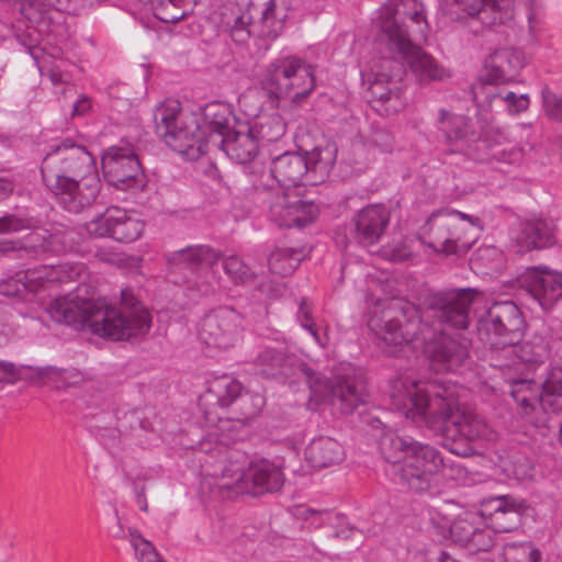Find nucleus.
I'll list each match as a JSON object with an SVG mask.
<instances>
[{
	"instance_id": "ea45409f",
	"label": "nucleus",
	"mask_w": 562,
	"mask_h": 562,
	"mask_svg": "<svg viewBox=\"0 0 562 562\" xmlns=\"http://www.w3.org/2000/svg\"><path fill=\"white\" fill-rule=\"evenodd\" d=\"M549 346L544 338L533 337L530 340L525 341L522 345L517 344V356L516 360L527 363L543 362L549 357Z\"/></svg>"
},
{
	"instance_id": "de8ad7c7",
	"label": "nucleus",
	"mask_w": 562,
	"mask_h": 562,
	"mask_svg": "<svg viewBox=\"0 0 562 562\" xmlns=\"http://www.w3.org/2000/svg\"><path fill=\"white\" fill-rule=\"evenodd\" d=\"M543 401L554 412L562 409V376L552 374L543 383Z\"/></svg>"
},
{
	"instance_id": "f257e3e1",
	"label": "nucleus",
	"mask_w": 562,
	"mask_h": 562,
	"mask_svg": "<svg viewBox=\"0 0 562 562\" xmlns=\"http://www.w3.org/2000/svg\"><path fill=\"white\" fill-rule=\"evenodd\" d=\"M476 295L472 288L430 293L423 311L409 302L394 300L370 313L368 327L380 339L383 351L395 356L404 346L434 342L447 328L467 329Z\"/></svg>"
},
{
	"instance_id": "a18cd8bd",
	"label": "nucleus",
	"mask_w": 562,
	"mask_h": 562,
	"mask_svg": "<svg viewBox=\"0 0 562 562\" xmlns=\"http://www.w3.org/2000/svg\"><path fill=\"white\" fill-rule=\"evenodd\" d=\"M181 2L182 0H160L154 14L161 22L177 23L189 13L188 9L180 5Z\"/></svg>"
},
{
	"instance_id": "4be33fe9",
	"label": "nucleus",
	"mask_w": 562,
	"mask_h": 562,
	"mask_svg": "<svg viewBox=\"0 0 562 562\" xmlns=\"http://www.w3.org/2000/svg\"><path fill=\"white\" fill-rule=\"evenodd\" d=\"M389 49L398 53L407 61L415 77L423 83L442 81L450 76L448 69L415 45L411 37H402L401 42L389 45Z\"/></svg>"
},
{
	"instance_id": "3c124183",
	"label": "nucleus",
	"mask_w": 562,
	"mask_h": 562,
	"mask_svg": "<svg viewBox=\"0 0 562 562\" xmlns=\"http://www.w3.org/2000/svg\"><path fill=\"white\" fill-rule=\"evenodd\" d=\"M55 240L56 237L47 232L33 233L27 237L26 243L23 244L22 247L35 254L55 251Z\"/></svg>"
},
{
	"instance_id": "79ce46f5",
	"label": "nucleus",
	"mask_w": 562,
	"mask_h": 562,
	"mask_svg": "<svg viewBox=\"0 0 562 562\" xmlns=\"http://www.w3.org/2000/svg\"><path fill=\"white\" fill-rule=\"evenodd\" d=\"M477 516L474 513L464 512L457 516L450 527V533L454 542L464 547L477 529L475 526Z\"/></svg>"
},
{
	"instance_id": "b1692460",
	"label": "nucleus",
	"mask_w": 562,
	"mask_h": 562,
	"mask_svg": "<svg viewBox=\"0 0 562 562\" xmlns=\"http://www.w3.org/2000/svg\"><path fill=\"white\" fill-rule=\"evenodd\" d=\"M390 223V212L381 204L361 209L353 217L355 238L363 246L376 244Z\"/></svg>"
},
{
	"instance_id": "6e6d98bb",
	"label": "nucleus",
	"mask_w": 562,
	"mask_h": 562,
	"mask_svg": "<svg viewBox=\"0 0 562 562\" xmlns=\"http://www.w3.org/2000/svg\"><path fill=\"white\" fill-rule=\"evenodd\" d=\"M494 546L492 532L487 529L479 528L465 543V548L470 551H488Z\"/></svg>"
},
{
	"instance_id": "bb28decb",
	"label": "nucleus",
	"mask_w": 562,
	"mask_h": 562,
	"mask_svg": "<svg viewBox=\"0 0 562 562\" xmlns=\"http://www.w3.org/2000/svg\"><path fill=\"white\" fill-rule=\"evenodd\" d=\"M216 147L237 164H248L258 156L260 143L248 124H238Z\"/></svg>"
},
{
	"instance_id": "774afa93",
	"label": "nucleus",
	"mask_w": 562,
	"mask_h": 562,
	"mask_svg": "<svg viewBox=\"0 0 562 562\" xmlns=\"http://www.w3.org/2000/svg\"><path fill=\"white\" fill-rule=\"evenodd\" d=\"M13 191V184L4 179H0V200L8 198Z\"/></svg>"
},
{
	"instance_id": "6ab92c4d",
	"label": "nucleus",
	"mask_w": 562,
	"mask_h": 562,
	"mask_svg": "<svg viewBox=\"0 0 562 562\" xmlns=\"http://www.w3.org/2000/svg\"><path fill=\"white\" fill-rule=\"evenodd\" d=\"M318 214L313 202H305L289 190L277 191L269 201V218L279 227H305Z\"/></svg>"
},
{
	"instance_id": "4d7b16f0",
	"label": "nucleus",
	"mask_w": 562,
	"mask_h": 562,
	"mask_svg": "<svg viewBox=\"0 0 562 562\" xmlns=\"http://www.w3.org/2000/svg\"><path fill=\"white\" fill-rule=\"evenodd\" d=\"M369 143L382 151H391L394 144L393 135L385 128L372 126Z\"/></svg>"
},
{
	"instance_id": "423d86ee",
	"label": "nucleus",
	"mask_w": 562,
	"mask_h": 562,
	"mask_svg": "<svg viewBox=\"0 0 562 562\" xmlns=\"http://www.w3.org/2000/svg\"><path fill=\"white\" fill-rule=\"evenodd\" d=\"M379 447L383 458L395 465V482L413 494L429 493L435 486L436 475L447 467L435 447L394 432L384 434Z\"/></svg>"
},
{
	"instance_id": "7c9ffc66",
	"label": "nucleus",
	"mask_w": 562,
	"mask_h": 562,
	"mask_svg": "<svg viewBox=\"0 0 562 562\" xmlns=\"http://www.w3.org/2000/svg\"><path fill=\"white\" fill-rule=\"evenodd\" d=\"M517 252H527L551 246L554 243V225L546 220H530L520 224L514 238Z\"/></svg>"
},
{
	"instance_id": "dca6fc26",
	"label": "nucleus",
	"mask_w": 562,
	"mask_h": 562,
	"mask_svg": "<svg viewBox=\"0 0 562 562\" xmlns=\"http://www.w3.org/2000/svg\"><path fill=\"white\" fill-rule=\"evenodd\" d=\"M102 169L109 183L120 190L143 189L145 175L138 156L131 148L111 147L102 157Z\"/></svg>"
},
{
	"instance_id": "aec40b11",
	"label": "nucleus",
	"mask_w": 562,
	"mask_h": 562,
	"mask_svg": "<svg viewBox=\"0 0 562 562\" xmlns=\"http://www.w3.org/2000/svg\"><path fill=\"white\" fill-rule=\"evenodd\" d=\"M519 290L543 310L551 308L562 297V273L547 267H530L518 279Z\"/></svg>"
},
{
	"instance_id": "680f3d73",
	"label": "nucleus",
	"mask_w": 562,
	"mask_h": 562,
	"mask_svg": "<svg viewBox=\"0 0 562 562\" xmlns=\"http://www.w3.org/2000/svg\"><path fill=\"white\" fill-rule=\"evenodd\" d=\"M533 473V468L529 463L528 460L524 459L518 464L514 465V475L518 480H525L527 477H531Z\"/></svg>"
},
{
	"instance_id": "5fc2aeb1",
	"label": "nucleus",
	"mask_w": 562,
	"mask_h": 562,
	"mask_svg": "<svg viewBox=\"0 0 562 562\" xmlns=\"http://www.w3.org/2000/svg\"><path fill=\"white\" fill-rule=\"evenodd\" d=\"M543 109L546 114L562 123V95H558L548 88L542 90Z\"/></svg>"
},
{
	"instance_id": "7ed1b4c3",
	"label": "nucleus",
	"mask_w": 562,
	"mask_h": 562,
	"mask_svg": "<svg viewBox=\"0 0 562 562\" xmlns=\"http://www.w3.org/2000/svg\"><path fill=\"white\" fill-rule=\"evenodd\" d=\"M46 311L56 323L115 341L144 336L151 326L148 311L128 290L122 291L120 307L69 293L52 301Z\"/></svg>"
},
{
	"instance_id": "f704fd0d",
	"label": "nucleus",
	"mask_w": 562,
	"mask_h": 562,
	"mask_svg": "<svg viewBox=\"0 0 562 562\" xmlns=\"http://www.w3.org/2000/svg\"><path fill=\"white\" fill-rule=\"evenodd\" d=\"M305 458L313 468H326L340 462L344 450L339 442L329 437L314 439L305 449Z\"/></svg>"
},
{
	"instance_id": "39448f33",
	"label": "nucleus",
	"mask_w": 562,
	"mask_h": 562,
	"mask_svg": "<svg viewBox=\"0 0 562 562\" xmlns=\"http://www.w3.org/2000/svg\"><path fill=\"white\" fill-rule=\"evenodd\" d=\"M41 172L45 188L69 212L90 206L100 192L93 156L69 138L45 155Z\"/></svg>"
},
{
	"instance_id": "69168bd1",
	"label": "nucleus",
	"mask_w": 562,
	"mask_h": 562,
	"mask_svg": "<svg viewBox=\"0 0 562 562\" xmlns=\"http://www.w3.org/2000/svg\"><path fill=\"white\" fill-rule=\"evenodd\" d=\"M294 515L299 518H302V519H308L310 517L312 516H318L321 515L319 512H316L314 509H311L306 506H297L295 508V512H294Z\"/></svg>"
},
{
	"instance_id": "2eb2a0df",
	"label": "nucleus",
	"mask_w": 562,
	"mask_h": 562,
	"mask_svg": "<svg viewBox=\"0 0 562 562\" xmlns=\"http://www.w3.org/2000/svg\"><path fill=\"white\" fill-rule=\"evenodd\" d=\"M243 317L232 307L212 310L201 319L198 327L199 339L210 347L227 349L240 339Z\"/></svg>"
},
{
	"instance_id": "c756f323",
	"label": "nucleus",
	"mask_w": 562,
	"mask_h": 562,
	"mask_svg": "<svg viewBox=\"0 0 562 562\" xmlns=\"http://www.w3.org/2000/svg\"><path fill=\"white\" fill-rule=\"evenodd\" d=\"M484 515L495 532H509L521 521L520 506L508 496L497 497L485 504Z\"/></svg>"
},
{
	"instance_id": "a878e982",
	"label": "nucleus",
	"mask_w": 562,
	"mask_h": 562,
	"mask_svg": "<svg viewBox=\"0 0 562 562\" xmlns=\"http://www.w3.org/2000/svg\"><path fill=\"white\" fill-rule=\"evenodd\" d=\"M525 65L521 50L505 47L493 52L485 60L486 81L503 83L514 80Z\"/></svg>"
},
{
	"instance_id": "a211bd4d",
	"label": "nucleus",
	"mask_w": 562,
	"mask_h": 562,
	"mask_svg": "<svg viewBox=\"0 0 562 562\" xmlns=\"http://www.w3.org/2000/svg\"><path fill=\"white\" fill-rule=\"evenodd\" d=\"M144 222L127 211L111 206L87 223V232L94 237H110L120 243L136 240L144 231Z\"/></svg>"
},
{
	"instance_id": "9b49d317",
	"label": "nucleus",
	"mask_w": 562,
	"mask_h": 562,
	"mask_svg": "<svg viewBox=\"0 0 562 562\" xmlns=\"http://www.w3.org/2000/svg\"><path fill=\"white\" fill-rule=\"evenodd\" d=\"M246 457L234 451L228 458V464L222 470L223 477L234 481V485L248 494L260 496L267 493L279 492L285 482L282 465L269 459L252 460L245 469Z\"/></svg>"
},
{
	"instance_id": "f3484780",
	"label": "nucleus",
	"mask_w": 562,
	"mask_h": 562,
	"mask_svg": "<svg viewBox=\"0 0 562 562\" xmlns=\"http://www.w3.org/2000/svg\"><path fill=\"white\" fill-rule=\"evenodd\" d=\"M254 363L261 375L290 382L302 379L308 384L313 374V370L285 347H266L257 355Z\"/></svg>"
},
{
	"instance_id": "2f4dec72",
	"label": "nucleus",
	"mask_w": 562,
	"mask_h": 562,
	"mask_svg": "<svg viewBox=\"0 0 562 562\" xmlns=\"http://www.w3.org/2000/svg\"><path fill=\"white\" fill-rule=\"evenodd\" d=\"M304 156L286 151L277 156L271 161V177L283 187H297L304 177L307 178L308 169Z\"/></svg>"
},
{
	"instance_id": "20e7f679",
	"label": "nucleus",
	"mask_w": 562,
	"mask_h": 562,
	"mask_svg": "<svg viewBox=\"0 0 562 562\" xmlns=\"http://www.w3.org/2000/svg\"><path fill=\"white\" fill-rule=\"evenodd\" d=\"M205 130L202 131L195 114L183 112L180 102L167 100L154 111L155 131L173 151L196 158L206 154L209 144L217 146L222 137L231 134L235 117L229 104L209 103L203 110Z\"/></svg>"
},
{
	"instance_id": "cd10ccee",
	"label": "nucleus",
	"mask_w": 562,
	"mask_h": 562,
	"mask_svg": "<svg viewBox=\"0 0 562 562\" xmlns=\"http://www.w3.org/2000/svg\"><path fill=\"white\" fill-rule=\"evenodd\" d=\"M510 396L518 405L521 414L536 426L546 424L543 411L547 404L542 394H539L538 386L528 380L515 381L512 385Z\"/></svg>"
},
{
	"instance_id": "49530a36",
	"label": "nucleus",
	"mask_w": 562,
	"mask_h": 562,
	"mask_svg": "<svg viewBox=\"0 0 562 562\" xmlns=\"http://www.w3.org/2000/svg\"><path fill=\"white\" fill-rule=\"evenodd\" d=\"M502 259L501 250L492 245L479 247L470 258L471 268L479 272L497 263Z\"/></svg>"
},
{
	"instance_id": "e433bc0d",
	"label": "nucleus",
	"mask_w": 562,
	"mask_h": 562,
	"mask_svg": "<svg viewBox=\"0 0 562 562\" xmlns=\"http://www.w3.org/2000/svg\"><path fill=\"white\" fill-rule=\"evenodd\" d=\"M304 258L303 248L277 247L268 258V266L273 274H291Z\"/></svg>"
},
{
	"instance_id": "412c9836",
	"label": "nucleus",
	"mask_w": 562,
	"mask_h": 562,
	"mask_svg": "<svg viewBox=\"0 0 562 562\" xmlns=\"http://www.w3.org/2000/svg\"><path fill=\"white\" fill-rule=\"evenodd\" d=\"M243 390L241 383L231 375L224 374L212 379L199 400L203 418L213 422L215 413H227Z\"/></svg>"
},
{
	"instance_id": "052dcab7",
	"label": "nucleus",
	"mask_w": 562,
	"mask_h": 562,
	"mask_svg": "<svg viewBox=\"0 0 562 562\" xmlns=\"http://www.w3.org/2000/svg\"><path fill=\"white\" fill-rule=\"evenodd\" d=\"M503 100L507 103L508 110L512 113H520L528 109L529 106V97L528 94L517 95L513 91H508Z\"/></svg>"
},
{
	"instance_id": "37998d69",
	"label": "nucleus",
	"mask_w": 562,
	"mask_h": 562,
	"mask_svg": "<svg viewBox=\"0 0 562 562\" xmlns=\"http://www.w3.org/2000/svg\"><path fill=\"white\" fill-rule=\"evenodd\" d=\"M505 562H539L541 552L530 542L508 543L504 547Z\"/></svg>"
},
{
	"instance_id": "9d476101",
	"label": "nucleus",
	"mask_w": 562,
	"mask_h": 562,
	"mask_svg": "<svg viewBox=\"0 0 562 562\" xmlns=\"http://www.w3.org/2000/svg\"><path fill=\"white\" fill-rule=\"evenodd\" d=\"M261 87L272 101L291 98L300 102L314 90L315 78L310 65L297 57L288 56L267 66Z\"/></svg>"
},
{
	"instance_id": "09e8293b",
	"label": "nucleus",
	"mask_w": 562,
	"mask_h": 562,
	"mask_svg": "<svg viewBox=\"0 0 562 562\" xmlns=\"http://www.w3.org/2000/svg\"><path fill=\"white\" fill-rule=\"evenodd\" d=\"M47 266H40L25 271H19L25 292L36 293L48 282Z\"/></svg>"
},
{
	"instance_id": "a19ab883",
	"label": "nucleus",
	"mask_w": 562,
	"mask_h": 562,
	"mask_svg": "<svg viewBox=\"0 0 562 562\" xmlns=\"http://www.w3.org/2000/svg\"><path fill=\"white\" fill-rule=\"evenodd\" d=\"M223 270L235 284H247L252 281L255 273L237 255L223 258Z\"/></svg>"
},
{
	"instance_id": "58836bf2",
	"label": "nucleus",
	"mask_w": 562,
	"mask_h": 562,
	"mask_svg": "<svg viewBox=\"0 0 562 562\" xmlns=\"http://www.w3.org/2000/svg\"><path fill=\"white\" fill-rule=\"evenodd\" d=\"M263 404L265 400L261 395L243 390L227 413L249 424L258 416Z\"/></svg>"
},
{
	"instance_id": "864d4df0",
	"label": "nucleus",
	"mask_w": 562,
	"mask_h": 562,
	"mask_svg": "<svg viewBox=\"0 0 562 562\" xmlns=\"http://www.w3.org/2000/svg\"><path fill=\"white\" fill-rule=\"evenodd\" d=\"M231 37L237 44H246L250 37H256L252 32V16H238L231 29Z\"/></svg>"
},
{
	"instance_id": "f8f14e48",
	"label": "nucleus",
	"mask_w": 562,
	"mask_h": 562,
	"mask_svg": "<svg viewBox=\"0 0 562 562\" xmlns=\"http://www.w3.org/2000/svg\"><path fill=\"white\" fill-rule=\"evenodd\" d=\"M308 387L315 398L329 401L344 414L353 413L368 398L366 378L357 369H348L333 379L313 371Z\"/></svg>"
},
{
	"instance_id": "603ef678",
	"label": "nucleus",
	"mask_w": 562,
	"mask_h": 562,
	"mask_svg": "<svg viewBox=\"0 0 562 562\" xmlns=\"http://www.w3.org/2000/svg\"><path fill=\"white\" fill-rule=\"evenodd\" d=\"M297 318L301 322L302 327L311 333V335L319 346L325 347L328 344L327 334L324 333L323 335H319L317 333L311 316V310L307 306L305 299H302L300 302Z\"/></svg>"
},
{
	"instance_id": "393cba45",
	"label": "nucleus",
	"mask_w": 562,
	"mask_h": 562,
	"mask_svg": "<svg viewBox=\"0 0 562 562\" xmlns=\"http://www.w3.org/2000/svg\"><path fill=\"white\" fill-rule=\"evenodd\" d=\"M470 18L485 26H496L510 22L514 10L510 0H454Z\"/></svg>"
},
{
	"instance_id": "0eeeda50",
	"label": "nucleus",
	"mask_w": 562,
	"mask_h": 562,
	"mask_svg": "<svg viewBox=\"0 0 562 562\" xmlns=\"http://www.w3.org/2000/svg\"><path fill=\"white\" fill-rule=\"evenodd\" d=\"M525 329L524 315L512 301L493 303L480 317L477 333L488 350L487 357L493 367H512Z\"/></svg>"
},
{
	"instance_id": "bf43d9fd",
	"label": "nucleus",
	"mask_w": 562,
	"mask_h": 562,
	"mask_svg": "<svg viewBox=\"0 0 562 562\" xmlns=\"http://www.w3.org/2000/svg\"><path fill=\"white\" fill-rule=\"evenodd\" d=\"M29 227L30 223L26 218H22L13 214L0 217V234L14 233Z\"/></svg>"
},
{
	"instance_id": "0e129e2a",
	"label": "nucleus",
	"mask_w": 562,
	"mask_h": 562,
	"mask_svg": "<svg viewBox=\"0 0 562 562\" xmlns=\"http://www.w3.org/2000/svg\"><path fill=\"white\" fill-rule=\"evenodd\" d=\"M91 106V102L88 98L83 97L78 100L72 106V116L83 115Z\"/></svg>"
},
{
	"instance_id": "f03ea898",
	"label": "nucleus",
	"mask_w": 562,
	"mask_h": 562,
	"mask_svg": "<svg viewBox=\"0 0 562 562\" xmlns=\"http://www.w3.org/2000/svg\"><path fill=\"white\" fill-rule=\"evenodd\" d=\"M394 408L404 417L425 420L427 427L447 441L492 439L493 431L483 417L461 407L449 389L429 396L419 382L401 379L391 394Z\"/></svg>"
},
{
	"instance_id": "6e6552de",
	"label": "nucleus",
	"mask_w": 562,
	"mask_h": 562,
	"mask_svg": "<svg viewBox=\"0 0 562 562\" xmlns=\"http://www.w3.org/2000/svg\"><path fill=\"white\" fill-rule=\"evenodd\" d=\"M482 228L479 217L443 209L434 212L427 220L422 240L437 252L463 255L475 243Z\"/></svg>"
},
{
	"instance_id": "c9c22d12",
	"label": "nucleus",
	"mask_w": 562,
	"mask_h": 562,
	"mask_svg": "<svg viewBox=\"0 0 562 562\" xmlns=\"http://www.w3.org/2000/svg\"><path fill=\"white\" fill-rule=\"evenodd\" d=\"M304 156L308 169L307 180L311 184L323 182L329 175L336 158L331 146L316 147Z\"/></svg>"
},
{
	"instance_id": "4468645a",
	"label": "nucleus",
	"mask_w": 562,
	"mask_h": 562,
	"mask_svg": "<svg viewBox=\"0 0 562 562\" xmlns=\"http://www.w3.org/2000/svg\"><path fill=\"white\" fill-rule=\"evenodd\" d=\"M382 68L390 70V74L379 71L372 80L369 79V103L381 116H390L398 113L406 104L401 85L404 68L395 60H384Z\"/></svg>"
},
{
	"instance_id": "4c0bfd02",
	"label": "nucleus",
	"mask_w": 562,
	"mask_h": 562,
	"mask_svg": "<svg viewBox=\"0 0 562 562\" xmlns=\"http://www.w3.org/2000/svg\"><path fill=\"white\" fill-rule=\"evenodd\" d=\"M249 127L256 134L259 143H270L277 142L284 135L286 124L279 113H270L258 116Z\"/></svg>"
},
{
	"instance_id": "338daca9",
	"label": "nucleus",
	"mask_w": 562,
	"mask_h": 562,
	"mask_svg": "<svg viewBox=\"0 0 562 562\" xmlns=\"http://www.w3.org/2000/svg\"><path fill=\"white\" fill-rule=\"evenodd\" d=\"M22 244L13 240H0V252H9L22 249Z\"/></svg>"
},
{
	"instance_id": "13d9d810",
	"label": "nucleus",
	"mask_w": 562,
	"mask_h": 562,
	"mask_svg": "<svg viewBox=\"0 0 562 562\" xmlns=\"http://www.w3.org/2000/svg\"><path fill=\"white\" fill-rule=\"evenodd\" d=\"M25 292V284L20 278V272L8 279H0V294L4 296H21Z\"/></svg>"
},
{
	"instance_id": "c85d7f7f",
	"label": "nucleus",
	"mask_w": 562,
	"mask_h": 562,
	"mask_svg": "<svg viewBox=\"0 0 562 562\" xmlns=\"http://www.w3.org/2000/svg\"><path fill=\"white\" fill-rule=\"evenodd\" d=\"M221 258V254L207 245L188 246L166 255L171 271H196L202 266L212 267Z\"/></svg>"
},
{
	"instance_id": "c03bdc74",
	"label": "nucleus",
	"mask_w": 562,
	"mask_h": 562,
	"mask_svg": "<svg viewBox=\"0 0 562 562\" xmlns=\"http://www.w3.org/2000/svg\"><path fill=\"white\" fill-rule=\"evenodd\" d=\"M49 283H67L77 281L85 272L81 263L60 262L55 266H47Z\"/></svg>"
},
{
	"instance_id": "72a5a7b5",
	"label": "nucleus",
	"mask_w": 562,
	"mask_h": 562,
	"mask_svg": "<svg viewBox=\"0 0 562 562\" xmlns=\"http://www.w3.org/2000/svg\"><path fill=\"white\" fill-rule=\"evenodd\" d=\"M429 353L431 366L437 371H453L469 357L468 348L449 337H441Z\"/></svg>"
},
{
	"instance_id": "ddd939ff",
	"label": "nucleus",
	"mask_w": 562,
	"mask_h": 562,
	"mask_svg": "<svg viewBox=\"0 0 562 562\" xmlns=\"http://www.w3.org/2000/svg\"><path fill=\"white\" fill-rule=\"evenodd\" d=\"M406 20L416 25L417 32L424 33L427 23L420 0H390L381 9L379 29L386 38L387 46L401 42L402 37H411L412 31Z\"/></svg>"
},
{
	"instance_id": "5701e85b",
	"label": "nucleus",
	"mask_w": 562,
	"mask_h": 562,
	"mask_svg": "<svg viewBox=\"0 0 562 562\" xmlns=\"http://www.w3.org/2000/svg\"><path fill=\"white\" fill-rule=\"evenodd\" d=\"M251 7L256 12L252 16V32L256 38L273 41L282 33L291 8L290 0H258Z\"/></svg>"
},
{
	"instance_id": "1a4fd4ad",
	"label": "nucleus",
	"mask_w": 562,
	"mask_h": 562,
	"mask_svg": "<svg viewBox=\"0 0 562 562\" xmlns=\"http://www.w3.org/2000/svg\"><path fill=\"white\" fill-rule=\"evenodd\" d=\"M438 130L443 134L446 143L450 146L448 154H463L477 160H503L506 148V138L501 133L486 132L475 140L474 147L470 144L473 135L470 119L445 109L439 111Z\"/></svg>"
},
{
	"instance_id": "473e14b6",
	"label": "nucleus",
	"mask_w": 562,
	"mask_h": 562,
	"mask_svg": "<svg viewBox=\"0 0 562 562\" xmlns=\"http://www.w3.org/2000/svg\"><path fill=\"white\" fill-rule=\"evenodd\" d=\"M215 420L204 419L210 440L227 446L243 440L248 435V423L231 413H215Z\"/></svg>"
},
{
	"instance_id": "e2e57ef3",
	"label": "nucleus",
	"mask_w": 562,
	"mask_h": 562,
	"mask_svg": "<svg viewBox=\"0 0 562 562\" xmlns=\"http://www.w3.org/2000/svg\"><path fill=\"white\" fill-rule=\"evenodd\" d=\"M18 374L19 371L12 362L0 361V382L11 381Z\"/></svg>"
},
{
	"instance_id": "8fccbe9b",
	"label": "nucleus",
	"mask_w": 562,
	"mask_h": 562,
	"mask_svg": "<svg viewBox=\"0 0 562 562\" xmlns=\"http://www.w3.org/2000/svg\"><path fill=\"white\" fill-rule=\"evenodd\" d=\"M130 535L132 546L138 554L139 562H164L149 541L144 539L136 531H130Z\"/></svg>"
}]
</instances>
